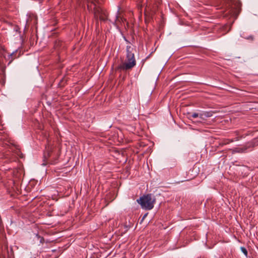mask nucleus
<instances>
[{
    "mask_svg": "<svg viewBox=\"0 0 258 258\" xmlns=\"http://www.w3.org/2000/svg\"><path fill=\"white\" fill-rule=\"evenodd\" d=\"M88 9L90 11H93L96 18H99L104 20L106 17L105 12L100 7V3L99 0H86Z\"/></svg>",
    "mask_w": 258,
    "mask_h": 258,
    "instance_id": "f257e3e1",
    "label": "nucleus"
},
{
    "mask_svg": "<svg viewBox=\"0 0 258 258\" xmlns=\"http://www.w3.org/2000/svg\"><path fill=\"white\" fill-rule=\"evenodd\" d=\"M133 48L130 46H127L126 51V59L119 67V68L122 70H128L134 67L136 64V60L134 57V54L132 52Z\"/></svg>",
    "mask_w": 258,
    "mask_h": 258,
    "instance_id": "f03ea898",
    "label": "nucleus"
},
{
    "mask_svg": "<svg viewBox=\"0 0 258 258\" xmlns=\"http://www.w3.org/2000/svg\"><path fill=\"white\" fill-rule=\"evenodd\" d=\"M137 201L143 209L151 210L154 207L155 199L154 198L152 197L151 195H148L140 198Z\"/></svg>",
    "mask_w": 258,
    "mask_h": 258,
    "instance_id": "7ed1b4c3",
    "label": "nucleus"
},
{
    "mask_svg": "<svg viewBox=\"0 0 258 258\" xmlns=\"http://www.w3.org/2000/svg\"><path fill=\"white\" fill-rule=\"evenodd\" d=\"M203 115V114H202L199 115L198 113H194L190 115V117L196 118L198 116H200V118H202Z\"/></svg>",
    "mask_w": 258,
    "mask_h": 258,
    "instance_id": "20e7f679",
    "label": "nucleus"
},
{
    "mask_svg": "<svg viewBox=\"0 0 258 258\" xmlns=\"http://www.w3.org/2000/svg\"><path fill=\"white\" fill-rule=\"evenodd\" d=\"M241 250L242 252H243V253L245 255H247V251L246 249L245 248H244V247H241Z\"/></svg>",
    "mask_w": 258,
    "mask_h": 258,
    "instance_id": "39448f33",
    "label": "nucleus"
},
{
    "mask_svg": "<svg viewBox=\"0 0 258 258\" xmlns=\"http://www.w3.org/2000/svg\"><path fill=\"white\" fill-rule=\"evenodd\" d=\"M204 115L206 117H210L211 116V114L209 112H207L204 114Z\"/></svg>",
    "mask_w": 258,
    "mask_h": 258,
    "instance_id": "423d86ee",
    "label": "nucleus"
},
{
    "mask_svg": "<svg viewBox=\"0 0 258 258\" xmlns=\"http://www.w3.org/2000/svg\"><path fill=\"white\" fill-rule=\"evenodd\" d=\"M146 215H147L146 214V215H145L143 216V219L146 217Z\"/></svg>",
    "mask_w": 258,
    "mask_h": 258,
    "instance_id": "0eeeda50",
    "label": "nucleus"
}]
</instances>
